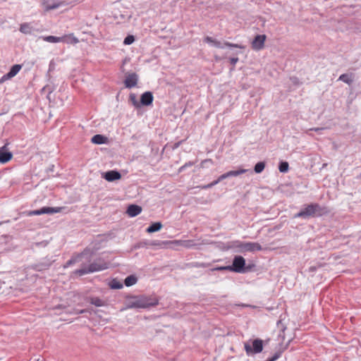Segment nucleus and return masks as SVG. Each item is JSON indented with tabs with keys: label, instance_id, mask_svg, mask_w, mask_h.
Wrapping results in <instances>:
<instances>
[{
	"label": "nucleus",
	"instance_id": "1",
	"mask_svg": "<svg viewBox=\"0 0 361 361\" xmlns=\"http://www.w3.org/2000/svg\"><path fill=\"white\" fill-rule=\"evenodd\" d=\"M126 298L127 302L125 309H147L159 304V300L155 296L128 295Z\"/></svg>",
	"mask_w": 361,
	"mask_h": 361
},
{
	"label": "nucleus",
	"instance_id": "2",
	"mask_svg": "<svg viewBox=\"0 0 361 361\" xmlns=\"http://www.w3.org/2000/svg\"><path fill=\"white\" fill-rule=\"evenodd\" d=\"M324 210L325 208L321 207L318 203H311L305 205V207L296 213L293 217L295 219H309L310 217L320 216L325 213Z\"/></svg>",
	"mask_w": 361,
	"mask_h": 361
},
{
	"label": "nucleus",
	"instance_id": "3",
	"mask_svg": "<svg viewBox=\"0 0 361 361\" xmlns=\"http://www.w3.org/2000/svg\"><path fill=\"white\" fill-rule=\"evenodd\" d=\"M109 268V263L104 262L102 259H99L87 267H82L79 269H76L73 273L78 276H82L87 274L93 273L104 270Z\"/></svg>",
	"mask_w": 361,
	"mask_h": 361
},
{
	"label": "nucleus",
	"instance_id": "4",
	"mask_svg": "<svg viewBox=\"0 0 361 361\" xmlns=\"http://www.w3.org/2000/svg\"><path fill=\"white\" fill-rule=\"evenodd\" d=\"M231 268V271L236 273H245L250 271V268L245 267V259L243 257L240 255L234 257Z\"/></svg>",
	"mask_w": 361,
	"mask_h": 361
},
{
	"label": "nucleus",
	"instance_id": "5",
	"mask_svg": "<svg viewBox=\"0 0 361 361\" xmlns=\"http://www.w3.org/2000/svg\"><path fill=\"white\" fill-rule=\"evenodd\" d=\"M244 348L247 355L259 353L263 350V342L261 339L257 338L252 341V347L247 343H245Z\"/></svg>",
	"mask_w": 361,
	"mask_h": 361
},
{
	"label": "nucleus",
	"instance_id": "6",
	"mask_svg": "<svg viewBox=\"0 0 361 361\" xmlns=\"http://www.w3.org/2000/svg\"><path fill=\"white\" fill-rule=\"evenodd\" d=\"M138 82V75L135 73H126L124 80V85L127 88H132L137 85Z\"/></svg>",
	"mask_w": 361,
	"mask_h": 361
},
{
	"label": "nucleus",
	"instance_id": "7",
	"mask_svg": "<svg viewBox=\"0 0 361 361\" xmlns=\"http://www.w3.org/2000/svg\"><path fill=\"white\" fill-rule=\"evenodd\" d=\"M62 207H44L39 209H36L30 212V215H41L44 214H54L61 212L62 210Z\"/></svg>",
	"mask_w": 361,
	"mask_h": 361
},
{
	"label": "nucleus",
	"instance_id": "8",
	"mask_svg": "<svg viewBox=\"0 0 361 361\" xmlns=\"http://www.w3.org/2000/svg\"><path fill=\"white\" fill-rule=\"evenodd\" d=\"M266 38L265 35H257L252 42V48L257 51L263 49Z\"/></svg>",
	"mask_w": 361,
	"mask_h": 361
},
{
	"label": "nucleus",
	"instance_id": "9",
	"mask_svg": "<svg viewBox=\"0 0 361 361\" xmlns=\"http://www.w3.org/2000/svg\"><path fill=\"white\" fill-rule=\"evenodd\" d=\"M13 154L7 149L6 145L0 147V163H7L12 159Z\"/></svg>",
	"mask_w": 361,
	"mask_h": 361
},
{
	"label": "nucleus",
	"instance_id": "10",
	"mask_svg": "<svg viewBox=\"0 0 361 361\" xmlns=\"http://www.w3.org/2000/svg\"><path fill=\"white\" fill-rule=\"evenodd\" d=\"M261 250H262V247L258 243L245 242L244 243L243 252H255Z\"/></svg>",
	"mask_w": 361,
	"mask_h": 361
},
{
	"label": "nucleus",
	"instance_id": "11",
	"mask_svg": "<svg viewBox=\"0 0 361 361\" xmlns=\"http://www.w3.org/2000/svg\"><path fill=\"white\" fill-rule=\"evenodd\" d=\"M153 99L152 93L149 91L145 92L140 97V106H149L152 104Z\"/></svg>",
	"mask_w": 361,
	"mask_h": 361
},
{
	"label": "nucleus",
	"instance_id": "12",
	"mask_svg": "<svg viewBox=\"0 0 361 361\" xmlns=\"http://www.w3.org/2000/svg\"><path fill=\"white\" fill-rule=\"evenodd\" d=\"M43 4L46 11H50L59 8L63 3L59 0H43Z\"/></svg>",
	"mask_w": 361,
	"mask_h": 361
},
{
	"label": "nucleus",
	"instance_id": "13",
	"mask_svg": "<svg viewBox=\"0 0 361 361\" xmlns=\"http://www.w3.org/2000/svg\"><path fill=\"white\" fill-rule=\"evenodd\" d=\"M172 243L188 249L197 246V244L193 240H176Z\"/></svg>",
	"mask_w": 361,
	"mask_h": 361
},
{
	"label": "nucleus",
	"instance_id": "14",
	"mask_svg": "<svg viewBox=\"0 0 361 361\" xmlns=\"http://www.w3.org/2000/svg\"><path fill=\"white\" fill-rule=\"evenodd\" d=\"M51 261L49 259H44L42 262L35 264L32 265V269L37 271H42L44 270H47L51 265Z\"/></svg>",
	"mask_w": 361,
	"mask_h": 361
},
{
	"label": "nucleus",
	"instance_id": "15",
	"mask_svg": "<svg viewBox=\"0 0 361 361\" xmlns=\"http://www.w3.org/2000/svg\"><path fill=\"white\" fill-rule=\"evenodd\" d=\"M107 181L112 182L119 180L121 178V173L118 171H109L103 176Z\"/></svg>",
	"mask_w": 361,
	"mask_h": 361
},
{
	"label": "nucleus",
	"instance_id": "16",
	"mask_svg": "<svg viewBox=\"0 0 361 361\" xmlns=\"http://www.w3.org/2000/svg\"><path fill=\"white\" fill-rule=\"evenodd\" d=\"M142 212V207L137 204H130L128 207L126 213L130 217H134L140 214Z\"/></svg>",
	"mask_w": 361,
	"mask_h": 361
},
{
	"label": "nucleus",
	"instance_id": "17",
	"mask_svg": "<svg viewBox=\"0 0 361 361\" xmlns=\"http://www.w3.org/2000/svg\"><path fill=\"white\" fill-rule=\"evenodd\" d=\"M213 46L216 48H220V49H223L224 47V46L228 47H235V48H240V49L244 48V47H243L240 44H233V43L228 42H225L223 45L221 42L217 41L216 39L214 40Z\"/></svg>",
	"mask_w": 361,
	"mask_h": 361
},
{
	"label": "nucleus",
	"instance_id": "18",
	"mask_svg": "<svg viewBox=\"0 0 361 361\" xmlns=\"http://www.w3.org/2000/svg\"><path fill=\"white\" fill-rule=\"evenodd\" d=\"M85 255V252H82L80 254L78 255L75 257H71L69 260L66 262V263L64 264L63 267L67 268L70 266L82 261V258Z\"/></svg>",
	"mask_w": 361,
	"mask_h": 361
},
{
	"label": "nucleus",
	"instance_id": "19",
	"mask_svg": "<svg viewBox=\"0 0 361 361\" xmlns=\"http://www.w3.org/2000/svg\"><path fill=\"white\" fill-rule=\"evenodd\" d=\"M228 178V173L227 172L221 175L216 180H214L213 182L207 184V185H202L200 186V188L202 189H209V188H212L213 186L216 185V184H218L220 181L226 179V178Z\"/></svg>",
	"mask_w": 361,
	"mask_h": 361
},
{
	"label": "nucleus",
	"instance_id": "20",
	"mask_svg": "<svg viewBox=\"0 0 361 361\" xmlns=\"http://www.w3.org/2000/svg\"><path fill=\"white\" fill-rule=\"evenodd\" d=\"M245 242H242L240 240H234L228 243V249H234L238 248L240 252H243Z\"/></svg>",
	"mask_w": 361,
	"mask_h": 361
},
{
	"label": "nucleus",
	"instance_id": "21",
	"mask_svg": "<svg viewBox=\"0 0 361 361\" xmlns=\"http://www.w3.org/2000/svg\"><path fill=\"white\" fill-rule=\"evenodd\" d=\"M39 38L42 39L44 41L50 42V43H57L62 42V41L65 40L64 37H55V36H42Z\"/></svg>",
	"mask_w": 361,
	"mask_h": 361
},
{
	"label": "nucleus",
	"instance_id": "22",
	"mask_svg": "<svg viewBox=\"0 0 361 361\" xmlns=\"http://www.w3.org/2000/svg\"><path fill=\"white\" fill-rule=\"evenodd\" d=\"M107 140L108 138L106 137L99 134L94 135L91 139L92 142L97 145L104 144Z\"/></svg>",
	"mask_w": 361,
	"mask_h": 361
},
{
	"label": "nucleus",
	"instance_id": "23",
	"mask_svg": "<svg viewBox=\"0 0 361 361\" xmlns=\"http://www.w3.org/2000/svg\"><path fill=\"white\" fill-rule=\"evenodd\" d=\"M19 30L20 32L28 35L31 34L32 31V27L29 23H24L20 24Z\"/></svg>",
	"mask_w": 361,
	"mask_h": 361
},
{
	"label": "nucleus",
	"instance_id": "24",
	"mask_svg": "<svg viewBox=\"0 0 361 361\" xmlns=\"http://www.w3.org/2000/svg\"><path fill=\"white\" fill-rule=\"evenodd\" d=\"M21 68H22V66L20 64L13 65L11 68L10 71L6 73V77L12 78L20 71Z\"/></svg>",
	"mask_w": 361,
	"mask_h": 361
},
{
	"label": "nucleus",
	"instance_id": "25",
	"mask_svg": "<svg viewBox=\"0 0 361 361\" xmlns=\"http://www.w3.org/2000/svg\"><path fill=\"white\" fill-rule=\"evenodd\" d=\"M162 228V224L161 222H155L152 224L147 228V233H154L159 231Z\"/></svg>",
	"mask_w": 361,
	"mask_h": 361
},
{
	"label": "nucleus",
	"instance_id": "26",
	"mask_svg": "<svg viewBox=\"0 0 361 361\" xmlns=\"http://www.w3.org/2000/svg\"><path fill=\"white\" fill-rule=\"evenodd\" d=\"M62 37L65 38V40L62 41V42H66L68 44H77L78 43L79 40L77 37H75L73 34H70L68 35H64Z\"/></svg>",
	"mask_w": 361,
	"mask_h": 361
},
{
	"label": "nucleus",
	"instance_id": "27",
	"mask_svg": "<svg viewBox=\"0 0 361 361\" xmlns=\"http://www.w3.org/2000/svg\"><path fill=\"white\" fill-rule=\"evenodd\" d=\"M352 74L343 73L338 78V80L343 81V82L350 85L353 82Z\"/></svg>",
	"mask_w": 361,
	"mask_h": 361
},
{
	"label": "nucleus",
	"instance_id": "28",
	"mask_svg": "<svg viewBox=\"0 0 361 361\" xmlns=\"http://www.w3.org/2000/svg\"><path fill=\"white\" fill-rule=\"evenodd\" d=\"M137 281V278L134 275L127 276L124 280V284L129 287L135 284Z\"/></svg>",
	"mask_w": 361,
	"mask_h": 361
},
{
	"label": "nucleus",
	"instance_id": "29",
	"mask_svg": "<svg viewBox=\"0 0 361 361\" xmlns=\"http://www.w3.org/2000/svg\"><path fill=\"white\" fill-rule=\"evenodd\" d=\"M286 348L287 345L284 347L280 348V349L276 353H275V354L271 357L267 359L266 361H276L281 357L282 353L286 349Z\"/></svg>",
	"mask_w": 361,
	"mask_h": 361
},
{
	"label": "nucleus",
	"instance_id": "30",
	"mask_svg": "<svg viewBox=\"0 0 361 361\" xmlns=\"http://www.w3.org/2000/svg\"><path fill=\"white\" fill-rule=\"evenodd\" d=\"M129 100L130 102H131L132 104L135 107V108H140L141 106H140V102H139L137 99V97L135 95V94L134 93H130V95H129Z\"/></svg>",
	"mask_w": 361,
	"mask_h": 361
},
{
	"label": "nucleus",
	"instance_id": "31",
	"mask_svg": "<svg viewBox=\"0 0 361 361\" xmlns=\"http://www.w3.org/2000/svg\"><path fill=\"white\" fill-rule=\"evenodd\" d=\"M109 286L112 289H121V288H123V283L121 282H120L117 279H113L109 283Z\"/></svg>",
	"mask_w": 361,
	"mask_h": 361
},
{
	"label": "nucleus",
	"instance_id": "32",
	"mask_svg": "<svg viewBox=\"0 0 361 361\" xmlns=\"http://www.w3.org/2000/svg\"><path fill=\"white\" fill-rule=\"evenodd\" d=\"M248 170H247V169H239V170H236V171H228L227 173H228V178H230V177H233V176H238L239 175L245 173Z\"/></svg>",
	"mask_w": 361,
	"mask_h": 361
},
{
	"label": "nucleus",
	"instance_id": "33",
	"mask_svg": "<svg viewBox=\"0 0 361 361\" xmlns=\"http://www.w3.org/2000/svg\"><path fill=\"white\" fill-rule=\"evenodd\" d=\"M265 168V163L263 161H259L257 163L254 167V171L256 173H260L264 171Z\"/></svg>",
	"mask_w": 361,
	"mask_h": 361
},
{
	"label": "nucleus",
	"instance_id": "34",
	"mask_svg": "<svg viewBox=\"0 0 361 361\" xmlns=\"http://www.w3.org/2000/svg\"><path fill=\"white\" fill-rule=\"evenodd\" d=\"M90 303L96 307H102L104 305V302L99 298H91Z\"/></svg>",
	"mask_w": 361,
	"mask_h": 361
},
{
	"label": "nucleus",
	"instance_id": "35",
	"mask_svg": "<svg viewBox=\"0 0 361 361\" xmlns=\"http://www.w3.org/2000/svg\"><path fill=\"white\" fill-rule=\"evenodd\" d=\"M279 170L281 173H286L288 171V163L286 161H281L279 166Z\"/></svg>",
	"mask_w": 361,
	"mask_h": 361
},
{
	"label": "nucleus",
	"instance_id": "36",
	"mask_svg": "<svg viewBox=\"0 0 361 361\" xmlns=\"http://www.w3.org/2000/svg\"><path fill=\"white\" fill-rule=\"evenodd\" d=\"M211 271H231V265L217 267L211 269Z\"/></svg>",
	"mask_w": 361,
	"mask_h": 361
},
{
	"label": "nucleus",
	"instance_id": "37",
	"mask_svg": "<svg viewBox=\"0 0 361 361\" xmlns=\"http://www.w3.org/2000/svg\"><path fill=\"white\" fill-rule=\"evenodd\" d=\"M135 41V37L133 35H128L123 41L124 44L130 45Z\"/></svg>",
	"mask_w": 361,
	"mask_h": 361
},
{
	"label": "nucleus",
	"instance_id": "38",
	"mask_svg": "<svg viewBox=\"0 0 361 361\" xmlns=\"http://www.w3.org/2000/svg\"><path fill=\"white\" fill-rule=\"evenodd\" d=\"M209 266V264L203 263V262H202V263L201 262H194L193 263V267H196V268H200V267L205 268Z\"/></svg>",
	"mask_w": 361,
	"mask_h": 361
},
{
	"label": "nucleus",
	"instance_id": "39",
	"mask_svg": "<svg viewBox=\"0 0 361 361\" xmlns=\"http://www.w3.org/2000/svg\"><path fill=\"white\" fill-rule=\"evenodd\" d=\"M238 60L239 59H238V57L230 58V59H229L230 63L233 66V68H231V71H233L234 70V67H235L236 63L238 61Z\"/></svg>",
	"mask_w": 361,
	"mask_h": 361
},
{
	"label": "nucleus",
	"instance_id": "40",
	"mask_svg": "<svg viewBox=\"0 0 361 361\" xmlns=\"http://www.w3.org/2000/svg\"><path fill=\"white\" fill-rule=\"evenodd\" d=\"M192 165H194V162L188 161L180 168V171H183L184 169L187 167L192 166Z\"/></svg>",
	"mask_w": 361,
	"mask_h": 361
},
{
	"label": "nucleus",
	"instance_id": "41",
	"mask_svg": "<svg viewBox=\"0 0 361 361\" xmlns=\"http://www.w3.org/2000/svg\"><path fill=\"white\" fill-rule=\"evenodd\" d=\"M214 39H213L212 37H206L204 38V41L208 43H212L213 44Z\"/></svg>",
	"mask_w": 361,
	"mask_h": 361
},
{
	"label": "nucleus",
	"instance_id": "42",
	"mask_svg": "<svg viewBox=\"0 0 361 361\" xmlns=\"http://www.w3.org/2000/svg\"><path fill=\"white\" fill-rule=\"evenodd\" d=\"M11 78H7L6 77V74L4 75L1 78H0V83L1 82H4V81L8 80V79H11Z\"/></svg>",
	"mask_w": 361,
	"mask_h": 361
},
{
	"label": "nucleus",
	"instance_id": "43",
	"mask_svg": "<svg viewBox=\"0 0 361 361\" xmlns=\"http://www.w3.org/2000/svg\"><path fill=\"white\" fill-rule=\"evenodd\" d=\"M324 130V128H310V130H314L315 132L319 133L320 131Z\"/></svg>",
	"mask_w": 361,
	"mask_h": 361
},
{
	"label": "nucleus",
	"instance_id": "44",
	"mask_svg": "<svg viewBox=\"0 0 361 361\" xmlns=\"http://www.w3.org/2000/svg\"><path fill=\"white\" fill-rule=\"evenodd\" d=\"M315 270H316V267H314V266L310 267L309 268V271H310V272H313V271H314Z\"/></svg>",
	"mask_w": 361,
	"mask_h": 361
},
{
	"label": "nucleus",
	"instance_id": "45",
	"mask_svg": "<svg viewBox=\"0 0 361 361\" xmlns=\"http://www.w3.org/2000/svg\"><path fill=\"white\" fill-rule=\"evenodd\" d=\"M207 161H210V162H212V159H205V160H204V161L202 162V164H204V162H207Z\"/></svg>",
	"mask_w": 361,
	"mask_h": 361
},
{
	"label": "nucleus",
	"instance_id": "46",
	"mask_svg": "<svg viewBox=\"0 0 361 361\" xmlns=\"http://www.w3.org/2000/svg\"><path fill=\"white\" fill-rule=\"evenodd\" d=\"M85 312V310H81V311L80 312V313H83V312Z\"/></svg>",
	"mask_w": 361,
	"mask_h": 361
}]
</instances>
